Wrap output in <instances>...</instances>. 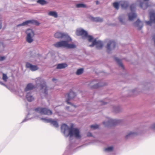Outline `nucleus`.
Wrapping results in <instances>:
<instances>
[{"mask_svg":"<svg viewBox=\"0 0 155 155\" xmlns=\"http://www.w3.org/2000/svg\"><path fill=\"white\" fill-rule=\"evenodd\" d=\"M52 113L51 110L46 108L38 107L34 110L31 109L26 117L24 119L22 122H25L28 120L34 117L40 118L44 122L50 123L51 118H41L38 114L50 115L52 114Z\"/></svg>","mask_w":155,"mask_h":155,"instance_id":"obj_1","label":"nucleus"},{"mask_svg":"<svg viewBox=\"0 0 155 155\" xmlns=\"http://www.w3.org/2000/svg\"><path fill=\"white\" fill-rule=\"evenodd\" d=\"M54 36L55 38L63 39L65 40L54 44V45L55 47L57 48L63 47L67 48H76V46L75 44L68 43L69 42L72 41V39L67 33L57 32L54 35Z\"/></svg>","mask_w":155,"mask_h":155,"instance_id":"obj_2","label":"nucleus"},{"mask_svg":"<svg viewBox=\"0 0 155 155\" xmlns=\"http://www.w3.org/2000/svg\"><path fill=\"white\" fill-rule=\"evenodd\" d=\"M61 130L64 136L66 137L69 136L71 141L73 137L77 139H80L81 137V135L78 129L74 128L72 127H69L65 124L61 125Z\"/></svg>","mask_w":155,"mask_h":155,"instance_id":"obj_3","label":"nucleus"},{"mask_svg":"<svg viewBox=\"0 0 155 155\" xmlns=\"http://www.w3.org/2000/svg\"><path fill=\"white\" fill-rule=\"evenodd\" d=\"M36 85L37 86H40L41 87V91L44 94L45 97L48 94L47 91L48 88L46 86L44 80L40 77L37 78L35 80Z\"/></svg>","mask_w":155,"mask_h":155,"instance_id":"obj_4","label":"nucleus"},{"mask_svg":"<svg viewBox=\"0 0 155 155\" xmlns=\"http://www.w3.org/2000/svg\"><path fill=\"white\" fill-rule=\"evenodd\" d=\"M88 41L89 42L92 43L91 44L89 45V46L92 47L96 45L97 49H101L104 45V44L102 41H97L96 38H93L92 36L91 37H90Z\"/></svg>","mask_w":155,"mask_h":155,"instance_id":"obj_5","label":"nucleus"},{"mask_svg":"<svg viewBox=\"0 0 155 155\" xmlns=\"http://www.w3.org/2000/svg\"><path fill=\"white\" fill-rule=\"evenodd\" d=\"M121 122V120L118 119H114L108 118L106 120L103 122V124L106 127L116 125Z\"/></svg>","mask_w":155,"mask_h":155,"instance_id":"obj_6","label":"nucleus"},{"mask_svg":"<svg viewBox=\"0 0 155 155\" xmlns=\"http://www.w3.org/2000/svg\"><path fill=\"white\" fill-rule=\"evenodd\" d=\"M76 94L72 91H71L68 94L66 95V97H67L66 101L67 103L68 104H70L71 105V106L70 107H67L66 108L67 109H68L70 108L71 109H73L76 106L72 104L69 102V101L73 99L75 96H76Z\"/></svg>","mask_w":155,"mask_h":155,"instance_id":"obj_7","label":"nucleus"},{"mask_svg":"<svg viewBox=\"0 0 155 155\" xmlns=\"http://www.w3.org/2000/svg\"><path fill=\"white\" fill-rule=\"evenodd\" d=\"M76 34L78 36H81L84 39H87L88 41L90 37L91 36L89 35L87 31L81 28L77 29L76 31Z\"/></svg>","mask_w":155,"mask_h":155,"instance_id":"obj_8","label":"nucleus"},{"mask_svg":"<svg viewBox=\"0 0 155 155\" xmlns=\"http://www.w3.org/2000/svg\"><path fill=\"white\" fill-rule=\"evenodd\" d=\"M26 33L27 34L26 41L29 43H31L34 40L33 37L35 35L34 31L31 29H28L26 30Z\"/></svg>","mask_w":155,"mask_h":155,"instance_id":"obj_9","label":"nucleus"},{"mask_svg":"<svg viewBox=\"0 0 155 155\" xmlns=\"http://www.w3.org/2000/svg\"><path fill=\"white\" fill-rule=\"evenodd\" d=\"M136 7V5L135 4H133L130 6L131 12L128 14L129 19L130 21H133L137 16V14L135 12Z\"/></svg>","mask_w":155,"mask_h":155,"instance_id":"obj_10","label":"nucleus"},{"mask_svg":"<svg viewBox=\"0 0 155 155\" xmlns=\"http://www.w3.org/2000/svg\"><path fill=\"white\" fill-rule=\"evenodd\" d=\"M150 15V21H145L147 25H151L152 23H155V11L153 9L150 10L149 11Z\"/></svg>","mask_w":155,"mask_h":155,"instance_id":"obj_11","label":"nucleus"},{"mask_svg":"<svg viewBox=\"0 0 155 155\" xmlns=\"http://www.w3.org/2000/svg\"><path fill=\"white\" fill-rule=\"evenodd\" d=\"M149 0H137L136 4H139L140 6L143 9H146L149 6L148 2Z\"/></svg>","mask_w":155,"mask_h":155,"instance_id":"obj_12","label":"nucleus"},{"mask_svg":"<svg viewBox=\"0 0 155 155\" xmlns=\"http://www.w3.org/2000/svg\"><path fill=\"white\" fill-rule=\"evenodd\" d=\"M115 46L116 43L115 41H109L106 47L108 53H110L112 50H114Z\"/></svg>","mask_w":155,"mask_h":155,"instance_id":"obj_13","label":"nucleus"},{"mask_svg":"<svg viewBox=\"0 0 155 155\" xmlns=\"http://www.w3.org/2000/svg\"><path fill=\"white\" fill-rule=\"evenodd\" d=\"M30 24H35L36 25H38L39 23L37 21L34 20H29L26 21L22 23L17 25L18 27L28 25Z\"/></svg>","mask_w":155,"mask_h":155,"instance_id":"obj_14","label":"nucleus"},{"mask_svg":"<svg viewBox=\"0 0 155 155\" xmlns=\"http://www.w3.org/2000/svg\"><path fill=\"white\" fill-rule=\"evenodd\" d=\"M25 92L26 93V98L28 101L31 102L34 100L35 98L32 92L29 91L28 92Z\"/></svg>","mask_w":155,"mask_h":155,"instance_id":"obj_15","label":"nucleus"},{"mask_svg":"<svg viewBox=\"0 0 155 155\" xmlns=\"http://www.w3.org/2000/svg\"><path fill=\"white\" fill-rule=\"evenodd\" d=\"M96 80L92 81L89 84V86L92 88H95L105 85L101 83H96Z\"/></svg>","mask_w":155,"mask_h":155,"instance_id":"obj_16","label":"nucleus"},{"mask_svg":"<svg viewBox=\"0 0 155 155\" xmlns=\"http://www.w3.org/2000/svg\"><path fill=\"white\" fill-rule=\"evenodd\" d=\"M26 66L27 68L29 69L32 71H36L38 69V68L37 65H33L28 62L26 63Z\"/></svg>","mask_w":155,"mask_h":155,"instance_id":"obj_17","label":"nucleus"},{"mask_svg":"<svg viewBox=\"0 0 155 155\" xmlns=\"http://www.w3.org/2000/svg\"><path fill=\"white\" fill-rule=\"evenodd\" d=\"M134 25L137 27L138 29L140 30L143 27V23L139 19H138L134 23Z\"/></svg>","mask_w":155,"mask_h":155,"instance_id":"obj_18","label":"nucleus"},{"mask_svg":"<svg viewBox=\"0 0 155 155\" xmlns=\"http://www.w3.org/2000/svg\"><path fill=\"white\" fill-rule=\"evenodd\" d=\"M35 87L34 85L32 83H30L28 84L24 90V92H28L30 91Z\"/></svg>","mask_w":155,"mask_h":155,"instance_id":"obj_19","label":"nucleus"},{"mask_svg":"<svg viewBox=\"0 0 155 155\" xmlns=\"http://www.w3.org/2000/svg\"><path fill=\"white\" fill-rule=\"evenodd\" d=\"M138 134V132L137 131H131L126 136L125 138L127 139H128L137 135Z\"/></svg>","mask_w":155,"mask_h":155,"instance_id":"obj_20","label":"nucleus"},{"mask_svg":"<svg viewBox=\"0 0 155 155\" xmlns=\"http://www.w3.org/2000/svg\"><path fill=\"white\" fill-rule=\"evenodd\" d=\"M119 20L122 24H125L126 23V19L125 16L124 15H122L119 17Z\"/></svg>","mask_w":155,"mask_h":155,"instance_id":"obj_21","label":"nucleus"},{"mask_svg":"<svg viewBox=\"0 0 155 155\" xmlns=\"http://www.w3.org/2000/svg\"><path fill=\"white\" fill-rule=\"evenodd\" d=\"M120 4L123 8H126L129 5V2L128 1H122L120 2Z\"/></svg>","mask_w":155,"mask_h":155,"instance_id":"obj_22","label":"nucleus"},{"mask_svg":"<svg viewBox=\"0 0 155 155\" xmlns=\"http://www.w3.org/2000/svg\"><path fill=\"white\" fill-rule=\"evenodd\" d=\"M67 66V64L65 63H60L57 65L56 67V69H64Z\"/></svg>","mask_w":155,"mask_h":155,"instance_id":"obj_23","label":"nucleus"},{"mask_svg":"<svg viewBox=\"0 0 155 155\" xmlns=\"http://www.w3.org/2000/svg\"><path fill=\"white\" fill-rule=\"evenodd\" d=\"M50 123L55 127L57 128L59 126L58 122L52 119H51V121H50Z\"/></svg>","mask_w":155,"mask_h":155,"instance_id":"obj_24","label":"nucleus"},{"mask_svg":"<svg viewBox=\"0 0 155 155\" xmlns=\"http://www.w3.org/2000/svg\"><path fill=\"white\" fill-rule=\"evenodd\" d=\"M48 14L49 15L53 16L55 18H57L58 16L57 13L54 11H50L48 13Z\"/></svg>","mask_w":155,"mask_h":155,"instance_id":"obj_25","label":"nucleus"},{"mask_svg":"<svg viewBox=\"0 0 155 155\" xmlns=\"http://www.w3.org/2000/svg\"><path fill=\"white\" fill-rule=\"evenodd\" d=\"M92 19L93 21H96V22H102V21L103 20V19L100 17H92Z\"/></svg>","mask_w":155,"mask_h":155,"instance_id":"obj_26","label":"nucleus"},{"mask_svg":"<svg viewBox=\"0 0 155 155\" xmlns=\"http://www.w3.org/2000/svg\"><path fill=\"white\" fill-rule=\"evenodd\" d=\"M115 59L116 60V61L118 63L119 65L122 68H123V65L122 63L121 60L117 58H115Z\"/></svg>","mask_w":155,"mask_h":155,"instance_id":"obj_27","label":"nucleus"},{"mask_svg":"<svg viewBox=\"0 0 155 155\" xmlns=\"http://www.w3.org/2000/svg\"><path fill=\"white\" fill-rule=\"evenodd\" d=\"M84 69L83 68H80L78 69L76 72V74L77 75H80L83 72Z\"/></svg>","mask_w":155,"mask_h":155,"instance_id":"obj_28","label":"nucleus"},{"mask_svg":"<svg viewBox=\"0 0 155 155\" xmlns=\"http://www.w3.org/2000/svg\"><path fill=\"white\" fill-rule=\"evenodd\" d=\"M113 147L112 146L109 147L105 149V151L107 152H110L113 151Z\"/></svg>","mask_w":155,"mask_h":155,"instance_id":"obj_29","label":"nucleus"},{"mask_svg":"<svg viewBox=\"0 0 155 155\" xmlns=\"http://www.w3.org/2000/svg\"><path fill=\"white\" fill-rule=\"evenodd\" d=\"M76 7L77 8H85L86 7V6L84 4L81 3L77 4Z\"/></svg>","mask_w":155,"mask_h":155,"instance_id":"obj_30","label":"nucleus"},{"mask_svg":"<svg viewBox=\"0 0 155 155\" xmlns=\"http://www.w3.org/2000/svg\"><path fill=\"white\" fill-rule=\"evenodd\" d=\"M113 110L115 112H119L120 110V108L118 107H114Z\"/></svg>","mask_w":155,"mask_h":155,"instance_id":"obj_31","label":"nucleus"},{"mask_svg":"<svg viewBox=\"0 0 155 155\" xmlns=\"http://www.w3.org/2000/svg\"><path fill=\"white\" fill-rule=\"evenodd\" d=\"M99 127V125L97 124L92 125L90 126L91 129L93 130L97 129Z\"/></svg>","mask_w":155,"mask_h":155,"instance_id":"obj_32","label":"nucleus"},{"mask_svg":"<svg viewBox=\"0 0 155 155\" xmlns=\"http://www.w3.org/2000/svg\"><path fill=\"white\" fill-rule=\"evenodd\" d=\"M113 6L117 9H118L119 8V5L118 2H116L114 3H113Z\"/></svg>","mask_w":155,"mask_h":155,"instance_id":"obj_33","label":"nucleus"},{"mask_svg":"<svg viewBox=\"0 0 155 155\" xmlns=\"http://www.w3.org/2000/svg\"><path fill=\"white\" fill-rule=\"evenodd\" d=\"M8 77L6 74H3L2 79L5 82L7 81Z\"/></svg>","mask_w":155,"mask_h":155,"instance_id":"obj_34","label":"nucleus"},{"mask_svg":"<svg viewBox=\"0 0 155 155\" xmlns=\"http://www.w3.org/2000/svg\"><path fill=\"white\" fill-rule=\"evenodd\" d=\"M37 2L42 5H43L46 3V1L44 0H38Z\"/></svg>","mask_w":155,"mask_h":155,"instance_id":"obj_35","label":"nucleus"},{"mask_svg":"<svg viewBox=\"0 0 155 155\" xmlns=\"http://www.w3.org/2000/svg\"><path fill=\"white\" fill-rule=\"evenodd\" d=\"M107 102L105 101V100L101 101L98 102L99 104L104 105L107 103Z\"/></svg>","mask_w":155,"mask_h":155,"instance_id":"obj_36","label":"nucleus"},{"mask_svg":"<svg viewBox=\"0 0 155 155\" xmlns=\"http://www.w3.org/2000/svg\"><path fill=\"white\" fill-rule=\"evenodd\" d=\"M2 17L0 15V29L2 27Z\"/></svg>","mask_w":155,"mask_h":155,"instance_id":"obj_37","label":"nucleus"},{"mask_svg":"<svg viewBox=\"0 0 155 155\" xmlns=\"http://www.w3.org/2000/svg\"><path fill=\"white\" fill-rule=\"evenodd\" d=\"M5 58V56H0V61H2Z\"/></svg>","mask_w":155,"mask_h":155,"instance_id":"obj_38","label":"nucleus"},{"mask_svg":"<svg viewBox=\"0 0 155 155\" xmlns=\"http://www.w3.org/2000/svg\"><path fill=\"white\" fill-rule=\"evenodd\" d=\"M151 128L155 130V123L153 124L151 126Z\"/></svg>","mask_w":155,"mask_h":155,"instance_id":"obj_39","label":"nucleus"},{"mask_svg":"<svg viewBox=\"0 0 155 155\" xmlns=\"http://www.w3.org/2000/svg\"><path fill=\"white\" fill-rule=\"evenodd\" d=\"M87 136L88 137H91L92 136V134L91 133L89 132L87 134Z\"/></svg>","mask_w":155,"mask_h":155,"instance_id":"obj_40","label":"nucleus"},{"mask_svg":"<svg viewBox=\"0 0 155 155\" xmlns=\"http://www.w3.org/2000/svg\"><path fill=\"white\" fill-rule=\"evenodd\" d=\"M57 80L54 78H53L52 79V81H57Z\"/></svg>","mask_w":155,"mask_h":155,"instance_id":"obj_41","label":"nucleus"},{"mask_svg":"<svg viewBox=\"0 0 155 155\" xmlns=\"http://www.w3.org/2000/svg\"><path fill=\"white\" fill-rule=\"evenodd\" d=\"M0 84H1L3 85H4V84L2 82L0 81Z\"/></svg>","mask_w":155,"mask_h":155,"instance_id":"obj_42","label":"nucleus"},{"mask_svg":"<svg viewBox=\"0 0 155 155\" xmlns=\"http://www.w3.org/2000/svg\"><path fill=\"white\" fill-rule=\"evenodd\" d=\"M24 93H23V94H22V95H21V94H20V96L21 97H22V96H23L24 95Z\"/></svg>","mask_w":155,"mask_h":155,"instance_id":"obj_43","label":"nucleus"},{"mask_svg":"<svg viewBox=\"0 0 155 155\" xmlns=\"http://www.w3.org/2000/svg\"><path fill=\"white\" fill-rule=\"evenodd\" d=\"M96 4L97 5V4H99V2L98 1H97L96 2Z\"/></svg>","mask_w":155,"mask_h":155,"instance_id":"obj_44","label":"nucleus"},{"mask_svg":"<svg viewBox=\"0 0 155 155\" xmlns=\"http://www.w3.org/2000/svg\"><path fill=\"white\" fill-rule=\"evenodd\" d=\"M70 146L71 147L73 146V144H72L71 143L70 144Z\"/></svg>","mask_w":155,"mask_h":155,"instance_id":"obj_45","label":"nucleus"},{"mask_svg":"<svg viewBox=\"0 0 155 155\" xmlns=\"http://www.w3.org/2000/svg\"><path fill=\"white\" fill-rule=\"evenodd\" d=\"M105 101L106 102V101ZM108 102H109V101H106V102H107V103Z\"/></svg>","mask_w":155,"mask_h":155,"instance_id":"obj_46","label":"nucleus"}]
</instances>
